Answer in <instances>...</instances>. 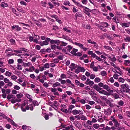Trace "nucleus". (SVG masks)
Returning <instances> with one entry per match:
<instances>
[{"instance_id": "f257e3e1", "label": "nucleus", "mask_w": 130, "mask_h": 130, "mask_svg": "<svg viewBox=\"0 0 130 130\" xmlns=\"http://www.w3.org/2000/svg\"><path fill=\"white\" fill-rule=\"evenodd\" d=\"M93 87L100 93L104 94L106 95H109V94L108 93L104 90H102V88H100L97 85L94 84Z\"/></svg>"}, {"instance_id": "f03ea898", "label": "nucleus", "mask_w": 130, "mask_h": 130, "mask_svg": "<svg viewBox=\"0 0 130 130\" xmlns=\"http://www.w3.org/2000/svg\"><path fill=\"white\" fill-rule=\"evenodd\" d=\"M120 91L122 92H127L129 88V86L127 84H123L120 86Z\"/></svg>"}, {"instance_id": "7ed1b4c3", "label": "nucleus", "mask_w": 130, "mask_h": 130, "mask_svg": "<svg viewBox=\"0 0 130 130\" xmlns=\"http://www.w3.org/2000/svg\"><path fill=\"white\" fill-rule=\"evenodd\" d=\"M7 98L8 100H10L11 98H12L13 100L11 101V102L13 104L15 103L16 102H19L21 101V99L15 100V95H13L9 94L8 95Z\"/></svg>"}, {"instance_id": "20e7f679", "label": "nucleus", "mask_w": 130, "mask_h": 130, "mask_svg": "<svg viewBox=\"0 0 130 130\" xmlns=\"http://www.w3.org/2000/svg\"><path fill=\"white\" fill-rule=\"evenodd\" d=\"M103 88L107 90L109 93H110L109 94H110L112 93L113 92V91L110 89V87L107 85H104Z\"/></svg>"}, {"instance_id": "39448f33", "label": "nucleus", "mask_w": 130, "mask_h": 130, "mask_svg": "<svg viewBox=\"0 0 130 130\" xmlns=\"http://www.w3.org/2000/svg\"><path fill=\"white\" fill-rule=\"evenodd\" d=\"M112 112V109L111 108H109L106 110H104V114L106 115H110Z\"/></svg>"}, {"instance_id": "423d86ee", "label": "nucleus", "mask_w": 130, "mask_h": 130, "mask_svg": "<svg viewBox=\"0 0 130 130\" xmlns=\"http://www.w3.org/2000/svg\"><path fill=\"white\" fill-rule=\"evenodd\" d=\"M74 44L78 46L80 48L83 49L84 50V51H86V50L87 49V48L85 47L82 44L77 43L76 42H75L74 43Z\"/></svg>"}, {"instance_id": "0eeeda50", "label": "nucleus", "mask_w": 130, "mask_h": 130, "mask_svg": "<svg viewBox=\"0 0 130 130\" xmlns=\"http://www.w3.org/2000/svg\"><path fill=\"white\" fill-rule=\"evenodd\" d=\"M51 39L49 38H47L41 44V46H42L43 45H46L48 44V42L50 41Z\"/></svg>"}, {"instance_id": "6e6552de", "label": "nucleus", "mask_w": 130, "mask_h": 130, "mask_svg": "<svg viewBox=\"0 0 130 130\" xmlns=\"http://www.w3.org/2000/svg\"><path fill=\"white\" fill-rule=\"evenodd\" d=\"M78 67L77 65L74 63H71L69 66L71 71H72L74 69H75Z\"/></svg>"}, {"instance_id": "1a4fd4ad", "label": "nucleus", "mask_w": 130, "mask_h": 130, "mask_svg": "<svg viewBox=\"0 0 130 130\" xmlns=\"http://www.w3.org/2000/svg\"><path fill=\"white\" fill-rule=\"evenodd\" d=\"M50 43L51 44H59L61 42L59 40H51L50 41Z\"/></svg>"}, {"instance_id": "9d476101", "label": "nucleus", "mask_w": 130, "mask_h": 130, "mask_svg": "<svg viewBox=\"0 0 130 130\" xmlns=\"http://www.w3.org/2000/svg\"><path fill=\"white\" fill-rule=\"evenodd\" d=\"M12 30L16 29V30L17 31H20L21 29V27H20L18 25H14L12 27Z\"/></svg>"}, {"instance_id": "9b49d317", "label": "nucleus", "mask_w": 130, "mask_h": 130, "mask_svg": "<svg viewBox=\"0 0 130 130\" xmlns=\"http://www.w3.org/2000/svg\"><path fill=\"white\" fill-rule=\"evenodd\" d=\"M32 65V64L30 62H29L27 63H25L23 62L22 66L24 67H29L30 66Z\"/></svg>"}, {"instance_id": "f8f14e48", "label": "nucleus", "mask_w": 130, "mask_h": 130, "mask_svg": "<svg viewBox=\"0 0 130 130\" xmlns=\"http://www.w3.org/2000/svg\"><path fill=\"white\" fill-rule=\"evenodd\" d=\"M74 124H75V126L78 128H81L82 127V125L80 123H79L78 121H75Z\"/></svg>"}, {"instance_id": "ddd939ff", "label": "nucleus", "mask_w": 130, "mask_h": 130, "mask_svg": "<svg viewBox=\"0 0 130 130\" xmlns=\"http://www.w3.org/2000/svg\"><path fill=\"white\" fill-rule=\"evenodd\" d=\"M121 25L122 27H128L129 26V22L122 23Z\"/></svg>"}, {"instance_id": "4468645a", "label": "nucleus", "mask_w": 130, "mask_h": 130, "mask_svg": "<svg viewBox=\"0 0 130 130\" xmlns=\"http://www.w3.org/2000/svg\"><path fill=\"white\" fill-rule=\"evenodd\" d=\"M51 2L53 3L56 6L58 7L59 6V3L57 2H56L55 0H52Z\"/></svg>"}, {"instance_id": "2eb2a0df", "label": "nucleus", "mask_w": 130, "mask_h": 130, "mask_svg": "<svg viewBox=\"0 0 130 130\" xmlns=\"http://www.w3.org/2000/svg\"><path fill=\"white\" fill-rule=\"evenodd\" d=\"M60 86V84L58 82H56L55 83H54L53 85V87H55L57 86Z\"/></svg>"}, {"instance_id": "dca6fc26", "label": "nucleus", "mask_w": 130, "mask_h": 130, "mask_svg": "<svg viewBox=\"0 0 130 130\" xmlns=\"http://www.w3.org/2000/svg\"><path fill=\"white\" fill-rule=\"evenodd\" d=\"M26 97L29 99V101L30 102H31L32 101V97L31 96L28 94H26Z\"/></svg>"}, {"instance_id": "f3484780", "label": "nucleus", "mask_w": 130, "mask_h": 130, "mask_svg": "<svg viewBox=\"0 0 130 130\" xmlns=\"http://www.w3.org/2000/svg\"><path fill=\"white\" fill-rule=\"evenodd\" d=\"M113 122L114 123L115 126L116 127H119L120 126V123L118 122V121L117 120H115Z\"/></svg>"}, {"instance_id": "a211bd4d", "label": "nucleus", "mask_w": 130, "mask_h": 130, "mask_svg": "<svg viewBox=\"0 0 130 130\" xmlns=\"http://www.w3.org/2000/svg\"><path fill=\"white\" fill-rule=\"evenodd\" d=\"M78 50L77 49H76L73 48V50L71 51V53L75 55L76 53V52L78 51Z\"/></svg>"}, {"instance_id": "6ab92c4d", "label": "nucleus", "mask_w": 130, "mask_h": 130, "mask_svg": "<svg viewBox=\"0 0 130 130\" xmlns=\"http://www.w3.org/2000/svg\"><path fill=\"white\" fill-rule=\"evenodd\" d=\"M53 17L55 18L56 21L58 22L60 24L61 23V21L57 17V16L56 15H54Z\"/></svg>"}, {"instance_id": "aec40b11", "label": "nucleus", "mask_w": 130, "mask_h": 130, "mask_svg": "<svg viewBox=\"0 0 130 130\" xmlns=\"http://www.w3.org/2000/svg\"><path fill=\"white\" fill-rule=\"evenodd\" d=\"M35 36H36L37 37H36V38L34 39L33 41L34 42H35L36 43H37L38 42V41L37 40V39H39V36L36 35H35Z\"/></svg>"}, {"instance_id": "412c9836", "label": "nucleus", "mask_w": 130, "mask_h": 130, "mask_svg": "<svg viewBox=\"0 0 130 130\" xmlns=\"http://www.w3.org/2000/svg\"><path fill=\"white\" fill-rule=\"evenodd\" d=\"M66 50L67 51H70L72 49V47L70 45H69L67 47H65Z\"/></svg>"}, {"instance_id": "4be33fe9", "label": "nucleus", "mask_w": 130, "mask_h": 130, "mask_svg": "<svg viewBox=\"0 0 130 130\" xmlns=\"http://www.w3.org/2000/svg\"><path fill=\"white\" fill-rule=\"evenodd\" d=\"M1 6L3 7H7L8 6L7 3H5L4 2H3L2 3Z\"/></svg>"}, {"instance_id": "5701e85b", "label": "nucleus", "mask_w": 130, "mask_h": 130, "mask_svg": "<svg viewBox=\"0 0 130 130\" xmlns=\"http://www.w3.org/2000/svg\"><path fill=\"white\" fill-rule=\"evenodd\" d=\"M72 112L73 114L74 115H76L78 114V110L76 109H75L74 110H73L72 111Z\"/></svg>"}, {"instance_id": "b1692460", "label": "nucleus", "mask_w": 130, "mask_h": 130, "mask_svg": "<svg viewBox=\"0 0 130 130\" xmlns=\"http://www.w3.org/2000/svg\"><path fill=\"white\" fill-rule=\"evenodd\" d=\"M63 4L65 5H68L69 6L71 5V4L69 2L67 1H66L64 2Z\"/></svg>"}, {"instance_id": "393cba45", "label": "nucleus", "mask_w": 130, "mask_h": 130, "mask_svg": "<svg viewBox=\"0 0 130 130\" xmlns=\"http://www.w3.org/2000/svg\"><path fill=\"white\" fill-rule=\"evenodd\" d=\"M80 119H81V120H82L84 121L86 120L87 119V118L85 116L83 115H82L80 117Z\"/></svg>"}, {"instance_id": "a878e982", "label": "nucleus", "mask_w": 130, "mask_h": 130, "mask_svg": "<svg viewBox=\"0 0 130 130\" xmlns=\"http://www.w3.org/2000/svg\"><path fill=\"white\" fill-rule=\"evenodd\" d=\"M36 24L38 27H42V24L38 21H36Z\"/></svg>"}, {"instance_id": "bb28decb", "label": "nucleus", "mask_w": 130, "mask_h": 130, "mask_svg": "<svg viewBox=\"0 0 130 130\" xmlns=\"http://www.w3.org/2000/svg\"><path fill=\"white\" fill-rule=\"evenodd\" d=\"M63 29L64 31H66V32H68L70 33L71 32L70 30L69 29L66 27H65L63 28Z\"/></svg>"}, {"instance_id": "cd10ccee", "label": "nucleus", "mask_w": 130, "mask_h": 130, "mask_svg": "<svg viewBox=\"0 0 130 130\" xmlns=\"http://www.w3.org/2000/svg\"><path fill=\"white\" fill-rule=\"evenodd\" d=\"M118 104L120 106H122L123 105L124 103L122 100H120L118 103Z\"/></svg>"}, {"instance_id": "c85d7f7f", "label": "nucleus", "mask_w": 130, "mask_h": 130, "mask_svg": "<svg viewBox=\"0 0 130 130\" xmlns=\"http://www.w3.org/2000/svg\"><path fill=\"white\" fill-rule=\"evenodd\" d=\"M16 96L18 99L21 98L23 97V95L21 93L18 94L16 95Z\"/></svg>"}, {"instance_id": "c756f323", "label": "nucleus", "mask_w": 130, "mask_h": 130, "mask_svg": "<svg viewBox=\"0 0 130 130\" xmlns=\"http://www.w3.org/2000/svg\"><path fill=\"white\" fill-rule=\"evenodd\" d=\"M104 47L106 49L110 51H112V48L109 46H104Z\"/></svg>"}, {"instance_id": "7c9ffc66", "label": "nucleus", "mask_w": 130, "mask_h": 130, "mask_svg": "<svg viewBox=\"0 0 130 130\" xmlns=\"http://www.w3.org/2000/svg\"><path fill=\"white\" fill-rule=\"evenodd\" d=\"M78 68L80 69V71H81L82 72H84L85 71V69L83 67H81L79 66Z\"/></svg>"}, {"instance_id": "2f4dec72", "label": "nucleus", "mask_w": 130, "mask_h": 130, "mask_svg": "<svg viewBox=\"0 0 130 130\" xmlns=\"http://www.w3.org/2000/svg\"><path fill=\"white\" fill-rule=\"evenodd\" d=\"M87 41L88 43L92 44H96V43L95 42L92 40L91 39H89L87 40Z\"/></svg>"}, {"instance_id": "473e14b6", "label": "nucleus", "mask_w": 130, "mask_h": 130, "mask_svg": "<svg viewBox=\"0 0 130 130\" xmlns=\"http://www.w3.org/2000/svg\"><path fill=\"white\" fill-rule=\"evenodd\" d=\"M118 81L120 82H122L123 83L125 81V80L122 77H120L119 78Z\"/></svg>"}, {"instance_id": "72a5a7b5", "label": "nucleus", "mask_w": 130, "mask_h": 130, "mask_svg": "<svg viewBox=\"0 0 130 130\" xmlns=\"http://www.w3.org/2000/svg\"><path fill=\"white\" fill-rule=\"evenodd\" d=\"M11 78L12 80H14L17 79V77L16 76L13 75L11 76Z\"/></svg>"}, {"instance_id": "f704fd0d", "label": "nucleus", "mask_w": 130, "mask_h": 130, "mask_svg": "<svg viewBox=\"0 0 130 130\" xmlns=\"http://www.w3.org/2000/svg\"><path fill=\"white\" fill-rule=\"evenodd\" d=\"M11 74L12 73L8 71H7L5 73V75L9 77L10 76Z\"/></svg>"}, {"instance_id": "c9c22d12", "label": "nucleus", "mask_w": 130, "mask_h": 130, "mask_svg": "<svg viewBox=\"0 0 130 130\" xmlns=\"http://www.w3.org/2000/svg\"><path fill=\"white\" fill-rule=\"evenodd\" d=\"M94 80L95 82L98 83L101 81V79L99 77H96L95 78Z\"/></svg>"}, {"instance_id": "e433bc0d", "label": "nucleus", "mask_w": 130, "mask_h": 130, "mask_svg": "<svg viewBox=\"0 0 130 130\" xmlns=\"http://www.w3.org/2000/svg\"><path fill=\"white\" fill-rule=\"evenodd\" d=\"M18 10L20 12H21L23 13H25V11L22 8H18Z\"/></svg>"}, {"instance_id": "4c0bfd02", "label": "nucleus", "mask_w": 130, "mask_h": 130, "mask_svg": "<svg viewBox=\"0 0 130 130\" xmlns=\"http://www.w3.org/2000/svg\"><path fill=\"white\" fill-rule=\"evenodd\" d=\"M93 126L95 128L98 129L99 128L100 126L99 124H95L93 125Z\"/></svg>"}, {"instance_id": "58836bf2", "label": "nucleus", "mask_w": 130, "mask_h": 130, "mask_svg": "<svg viewBox=\"0 0 130 130\" xmlns=\"http://www.w3.org/2000/svg\"><path fill=\"white\" fill-rule=\"evenodd\" d=\"M62 44H60L61 46H65L68 44V43H67L64 42L63 41H61V42Z\"/></svg>"}, {"instance_id": "ea45409f", "label": "nucleus", "mask_w": 130, "mask_h": 130, "mask_svg": "<svg viewBox=\"0 0 130 130\" xmlns=\"http://www.w3.org/2000/svg\"><path fill=\"white\" fill-rule=\"evenodd\" d=\"M29 72H32L33 71L35 70V68L34 66H32L30 67L29 68Z\"/></svg>"}, {"instance_id": "a19ab883", "label": "nucleus", "mask_w": 130, "mask_h": 130, "mask_svg": "<svg viewBox=\"0 0 130 130\" xmlns=\"http://www.w3.org/2000/svg\"><path fill=\"white\" fill-rule=\"evenodd\" d=\"M101 75L103 76H105L107 75V73L106 71H103L101 72Z\"/></svg>"}, {"instance_id": "79ce46f5", "label": "nucleus", "mask_w": 130, "mask_h": 130, "mask_svg": "<svg viewBox=\"0 0 130 130\" xmlns=\"http://www.w3.org/2000/svg\"><path fill=\"white\" fill-rule=\"evenodd\" d=\"M41 4L42 6L44 7H46V6L47 3L46 2H44L43 1L41 2Z\"/></svg>"}, {"instance_id": "37998d69", "label": "nucleus", "mask_w": 130, "mask_h": 130, "mask_svg": "<svg viewBox=\"0 0 130 130\" xmlns=\"http://www.w3.org/2000/svg\"><path fill=\"white\" fill-rule=\"evenodd\" d=\"M119 76V75H118L116 73H115L113 74V77L115 79H117L118 78Z\"/></svg>"}, {"instance_id": "c03bdc74", "label": "nucleus", "mask_w": 130, "mask_h": 130, "mask_svg": "<svg viewBox=\"0 0 130 130\" xmlns=\"http://www.w3.org/2000/svg\"><path fill=\"white\" fill-rule=\"evenodd\" d=\"M44 67L45 68H48L50 67L49 63H46L44 65Z\"/></svg>"}, {"instance_id": "a18cd8bd", "label": "nucleus", "mask_w": 130, "mask_h": 130, "mask_svg": "<svg viewBox=\"0 0 130 130\" xmlns=\"http://www.w3.org/2000/svg\"><path fill=\"white\" fill-rule=\"evenodd\" d=\"M13 88L14 89L17 90H19L20 89V87L17 85H14Z\"/></svg>"}, {"instance_id": "49530a36", "label": "nucleus", "mask_w": 130, "mask_h": 130, "mask_svg": "<svg viewBox=\"0 0 130 130\" xmlns=\"http://www.w3.org/2000/svg\"><path fill=\"white\" fill-rule=\"evenodd\" d=\"M59 61V60L58 59H55L53 60V62L55 63H58Z\"/></svg>"}, {"instance_id": "de8ad7c7", "label": "nucleus", "mask_w": 130, "mask_h": 130, "mask_svg": "<svg viewBox=\"0 0 130 130\" xmlns=\"http://www.w3.org/2000/svg\"><path fill=\"white\" fill-rule=\"evenodd\" d=\"M33 103L35 106L38 105V102L36 101H34L33 102Z\"/></svg>"}, {"instance_id": "09e8293b", "label": "nucleus", "mask_w": 130, "mask_h": 130, "mask_svg": "<svg viewBox=\"0 0 130 130\" xmlns=\"http://www.w3.org/2000/svg\"><path fill=\"white\" fill-rule=\"evenodd\" d=\"M17 68L19 70H21L22 69V67L20 65H18Z\"/></svg>"}, {"instance_id": "8fccbe9b", "label": "nucleus", "mask_w": 130, "mask_h": 130, "mask_svg": "<svg viewBox=\"0 0 130 130\" xmlns=\"http://www.w3.org/2000/svg\"><path fill=\"white\" fill-rule=\"evenodd\" d=\"M87 124H88V125H91L92 124V122L90 120H88L87 122Z\"/></svg>"}, {"instance_id": "3c124183", "label": "nucleus", "mask_w": 130, "mask_h": 130, "mask_svg": "<svg viewBox=\"0 0 130 130\" xmlns=\"http://www.w3.org/2000/svg\"><path fill=\"white\" fill-rule=\"evenodd\" d=\"M110 119L112 120L113 122L115 121L116 119L113 116H111L110 118Z\"/></svg>"}, {"instance_id": "603ef678", "label": "nucleus", "mask_w": 130, "mask_h": 130, "mask_svg": "<svg viewBox=\"0 0 130 130\" xmlns=\"http://www.w3.org/2000/svg\"><path fill=\"white\" fill-rule=\"evenodd\" d=\"M56 46L55 44L51 45V48L52 49H55L56 48Z\"/></svg>"}, {"instance_id": "864d4df0", "label": "nucleus", "mask_w": 130, "mask_h": 130, "mask_svg": "<svg viewBox=\"0 0 130 130\" xmlns=\"http://www.w3.org/2000/svg\"><path fill=\"white\" fill-rule=\"evenodd\" d=\"M75 107V106L73 105H71L69 106V110H71L73 108Z\"/></svg>"}, {"instance_id": "5fc2aeb1", "label": "nucleus", "mask_w": 130, "mask_h": 130, "mask_svg": "<svg viewBox=\"0 0 130 130\" xmlns=\"http://www.w3.org/2000/svg\"><path fill=\"white\" fill-rule=\"evenodd\" d=\"M104 120V118H100L99 119H98V121L99 122H103Z\"/></svg>"}, {"instance_id": "6e6d98bb", "label": "nucleus", "mask_w": 130, "mask_h": 130, "mask_svg": "<svg viewBox=\"0 0 130 130\" xmlns=\"http://www.w3.org/2000/svg\"><path fill=\"white\" fill-rule=\"evenodd\" d=\"M14 62V61L13 59H11L8 60V63L9 64L13 63Z\"/></svg>"}, {"instance_id": "4d7b16f0", "label": "nucleus", "mask_w": 130, "mask_h": 130, "mask_svg": "<svg viewBox=\"0 0 130 130\" xmlns=\"http://www.w3.org/2000/svg\"><path fill=\"white\" fill-rule=\"evenodd\" d=\"M4 118H5L6 119H7L8 121L10 122H11V121L12 120L11 119L6 116Z\"/></svg>"}, {"instance_id": "13d9d810", "label": "nucleus", "mask_w": 130, "mask_h": 130, "mask_svg": "<svg viewBox=\"0 0 130 130\" xmlns=\"http://www.w3.org/2000/svg\"><path fill=\"white\" fill-rule=\"evenodd\" d=\"M5 85L4 82L2 81L0 82V89L1 88V86H3Z\"/></svg>"}, {"instance_id": "bf43d9fd", "label": "nucleus", "mask_w": 130, "mask_h": 130, "mask_svg": "<svg viewBox=\"0 0 130 130\" xmlns=\"http://www.w3.org/2000/svg\"><path fill=\"white\" fill-rule=\"evenodd\" d=\"M66 75L64 74H61L60 77L61 78H64L66 77Z\"/></svg>"}, {"instance_id": "052dcab7", "label": "nucleus", "mask_w": 130, "mask_h": 130, "mask_svg": "<svg viewBox=\"0 0 130 130\" xmlns=\"http://www.w3.org/2000/svg\"><path fill=\"white\" fill-rule=\"evenodd\" d=\"M79 66L77 67V69H76L75 71V72L76 73H78L80 72V69H79L78 67Z\"/></svg>"}, {"instance_id": "680f3d73", "label": "nucleus", "mask_w": 130, "mask_h": 130, "mask_svg": "<svg viewBox=\"0 0 130 130\" xmlns=\"http://www.w3.org/2000/svg\"><path fill=\"white\" fill-rule=\"evenodd\" d=\"M4 80L6 83H8L9 81V79L6 78L4 79Z\"/></svg>"}, {"instance_id": "e2e57ef3", "label": "nucleus", "mask_w": 130, "mask_h": 130, "mask_svg": "<svg viewBox=\"0 0 130 130\" xmlns=\"http://www.w3.org/2000/svg\"><path fill=\"white\" fill-rule=\"evenodd\" d=\"M48 4L50 6V9H52L53 7L54 6L51 3L49 2L48 3Z\"/></svg>"}, {"instance_id": "0e129e2a", "label": "nucleus", "mask_w": 130, "mask_h": 130, "mask_svg": "<svg viewBox=\"0 0 130 130\" xmlns=\"http://www.w3.org/2000/svg\"><path fill=\"white\" fill-rule=\"evenodd\" d=\"M67 96V95L66 94H63L62 95V99H63L65 100Z\"/></svg>"}, {"instance_id": "69168bd1", "label": "nucleus", "mask_w": 130, "mask_h": 130, "mask_svg": "<svg viewBox=\"0 0 130 130\" xmlns=\"http://www.w3.org/2000/svg\"><path fill=\"white\" fill-rule=\"evenodd\" d=\"M95 77V75L94 74H91L90 75V78L91 79H93Z\"/></svg>"}, {"instance_id": "338daca9", "label": "nucleus", "mask_w": 130, "mask_h": 130, "mask_svg": "<svg viewBox=\"0 0 130 130\" xmlns=\"http://www.w3.org/2000/svg\"><path fill=\"white\" fill-rule=\"evenodd\" d=\"M100 98L101 99L103 100H104L105 101L107 100V99L106 98V97H105L104 96H101L100 97Z\"/></svg>"}, {"instance_id": "774afa93", "label": "nucleus", "mask_w": 130, "mask_h": 130, "mask_svg": "<svg viewBox=\"0 0 130 130\" xmlns=\"http://www.w3.org/2000/svg\"><path fill=\"white\" fill-rule=\"evenodd\" d=\"M30 77L31 78L34 79L36 78L34 74H31L30 75Z\"/></svg>"}]
</instances>
